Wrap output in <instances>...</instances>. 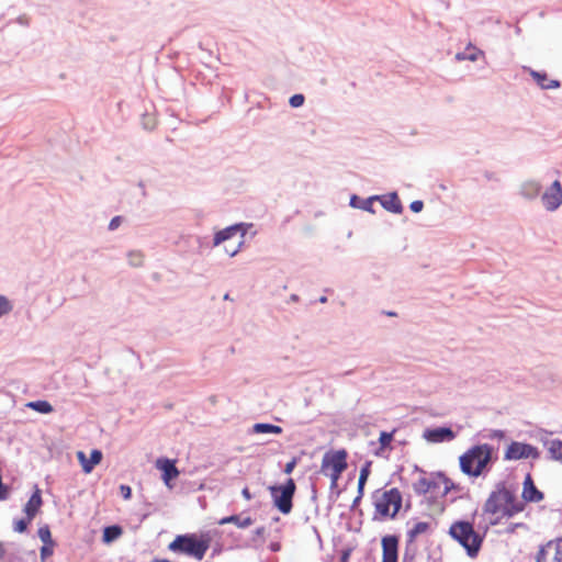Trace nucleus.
Returning <instances> with one entry per match:
<instances>
[{
    "label": "nucleus",
    "mask_w": 562,
    "mask_h": 562,
    "mask_svg": "<svg viewBox=\"0 0 562 562\" xmlns=\"http://www.w3.org/2000/svg\"><path fill=\"white\" fill-rule=\"evenodd\" d=\"M4 555V549L2 544L0 543V559Z\"/></svg>",
    "instance_id": "50"
},
{
    "label": "nucleus",
    "mask_w": 562,
    "mask_h": 562,
    "mask_svg": "<svg viewBox=\"0 0 562 562\" xmlns=\"http://www.w3.org/2000/svg\"><path fill=\"white\" fill-rule=\"evenodd\" d=\"M145 126H146L147 128H153L154 123H151L150 125H149V124H147V123H145Z\"/></svg>",
    "instance_id": "53"
},
{
    "label": "nucleus",
    "mask_w": 562,
    "mask_h": 562,
    "mask_svg": "<svg viewBox=\"0 0 562 562\" xmlns=\"http://www.w3.org/2000/svg\"><path fill=\"white\" fill-rule=\"evenodd\" d=\"M530 76L542 89H554L560 87V82L558 80L549 79L546 72L530 70Z\"/></svg>",
    "instance_id": "23"
},
{
    "label": "nucleus",
    "mask_w": 562,
    "mask_h": 562,
    "mask_svg": "<svg viewBox=\"0 0 562 562\" xmlns=\"http://www.w3.org/2000/svg\"><path fill=\"white\" fill-rule=\"evenodd\" d=\"M252 434H282V428L272 424L257 423L251 428Z\"/></svg>",
    "instance_id": "27"
},
{
    "label": "nucleus",
    "mask_w": 562,
    "mask_h": 562,
    "mask_svg": "<svg viewBox=\"0 0 562 562\" xmlns=\"http://www.w3.org/2000/svg\"><path fill=\"white\" fill-rule=\"evenodd\" d=\"M398 539L395 536L382 538V562H397Z\"/></svg>",
    "instance_id": "14"
},
{
    "label": "nucleus",
    "mask_w": 562,
    "mask_h": 562,
    "mask_svg": "<svg viewBox=\"0 0 562 562\" xmlns=\"http://www.w3.org/2000/svg\"><path fill=\"white\" fill-rule=\"evenodd\" d=\"M262 532H263V528H259V529H257V531H256V533H257V535H261Z\"/></svg>",
    "instance_id": "52"
},
{
    "label": "nucleus",
    "mask_w": 562,
    "mask_h": 562,
    "mask_svg": "<svg viewBox=\"0 0 562 562\" xmlns=\"http://www.w3.org/2000/svg\"><path fill=\"white\" fill-rule=\"evenodd\" d=\"M77 458L82 467L83 472L90 473L93 468L101 462L102 452L98 449H93L91 451L90 458L88 459L83 451H78Z\"/></svg>",
    "instance_id": "16"
},
{
    "label": "nucleus",
    "mask_w": 562,
    "mask_h": 562,
    "mask_svg": "<svg viewBox=\"0 0 562 562\" xmlns=\"http://www.w3.org/2000/svg\"><path fill=\"white\" fill-rule=\"evenodd\" d=\"M123 222L122 216H114L109 223V231L113 232L120 227Z\"/></svg>",
    "instance_id": "38"
},
{
    "label": "nucleus",
    "mask_w": 562,
    "mask_h": 562,
    "mask_svg": "<svg viewBox=\"0 0 562 562\" xmlns=\"http://www.w3.org/2000/svg\"><path fill=\"white\" fill-rule=\"evenodd\" d=\"M542 204L547 211L553 212L560 205H562V187L559 180L553 181V183L546 190V192L541 196Z\"/></svg>",
    "instance_id": "11"
},
{
    "label": "nucleus",
    "mask_w": 562,
    "mask_h": 562,
    "mask_svg": "<svg viewBox=\"0 0 562 562\" xmlns=\"http://www.w3.org/2000/svg\"><path fill=\"white\" fill-rule=\"evenodd\" d=\"M241 495L244 496V498H245L246 501H250V499L252 498V495L250 494V492H249V488H248V487L243 488V491H241Z\"/></svg>",
    "instance_id": "47"
},
{
    "label": "nucleus",
    "mask_w": 562,
    "mask_h": 562,
    "mask_svg": "<svg viewBox=\"0 0 562 562\" xmlns=\"http://www.w3.org/2000/svg\"><path fill=\"white\" fill-rule=\"evenodd\" d=\"M510 491L504 485L498 486L493 491L486 499L483 510L485 514L492 516L490 519L491 525H497L504 518L505 507L508 504Z\"/></svg>",
    "instance_id": "6"
},
{
    "label": "nucleus",
    "mask_w": 562,
    "mask_h": 562,
    "mask_svg": "<svg viewBox=\"0 0 562 562\" xmlns=\"http://www.w3.org/2000/svg\"><path fill=\"white\" fill-rule=\"evenodd\" d=\"M349 559V552L345 551L341 557V562H348Z\"/></svg>",
    "instance_id": "48"
},
{
    "label": "nucleus",
    "mask_w": 562,
    "mask_h": 562,
    "mask_svg": "<svg viewBox=\"0 0 562 562\" xmlns=\"http://www.w3.org/2000/svg\"><path fill=\"white\" fill-rule=\"evenodd\" d=\"M127 262L131 267L138 268L144 265L145 256L140 250H130L127 252Z\"/></svg>",
    "instance_id": "29"
},
{
    "label": "nucleus",
    "mask_w": 562,
    "mask_h": 562,
    "mask_svg": "<svg viewBox=\"0 0 562 562\" xmlns=\"http://www.w3.org/2000/svg\"><path fill=\"white\" fill-rule=\"evenodd\" d=\"M27 407L42 414H49L54 411L53 406L47 401L30 402Z\"/></svg>",
    "instance_id": "30"
},
{
    "label": "nucleus",
    "mask_w": 562,
    "mask_h": 562,
    "mask_svg": "<svg viewBox=\"0 0 562 562\" xmlns=\"http://www.w3.org/2000/svg\"><path fill=\"white\" fill-rule=\"evenodd\" d=\"M456 437L457 434L449 427L427 428L423 432V438L430 443L450 442Z\"/></svg>",
    "instance_id": "12"
},
{
    "label": "nucleus",
    "mask_w": 562,
    "mask_h": 562,
    "mask_svg": "<svg viewBox=\"0 0 562 562\" xmlns=\"http://www.w3.org/2000/svg\"><path fill=\"white\" fill-rule=\"evenodd\" d=\"M120 491H121L122 496H123L125 499L131 498L132 490H131V487H130V486H127V485H121V486H120Z\"/></svg>",
    "instance_id": "42"
},
{
    "label": "nucleus",
    "mask_w": 562,
    "mask_h": 562,
    "mask_svg": "<svg viewBox=\"0 0 562 562\" xmlns=\"http://www.w3.org/2000/svg\"><path fill=\"white\" fill-rule=\"evenodd\" d=\"M366 482H367V480H362L361 477H359V480H358V498H361L363 495V488H364Z\"/></svg>",
    "instance_id": "44"
},
{
    "label": "nucleus",
    "mask_w": 562,
    "mask_h": 562,
    "mask_svg": "<svg viewBox=\"0 0 562 562\" xmlns=\"http://www.w3.org/2000/svg\"><path fill=\"white\" fill-rule=\"evenodd\" d=\"M251 226L252 224L238 223L216 232L213 238V247L220 246L221 244L233 238L237 234H240V237L244 238L247 234L248 228Z\"/></svg>",
    "instance_id": "10"
},
{
    "label": "nucleus",
    "mask_w": 562,
    "mask_h": 562,
    "mask_svg": "<svg viewBox=\"0 0 562 562\" xmlns=\"http://www.w3.org/2000/svg\"><path fill=\"white\" fill-rule=\"evenodd\" d=\"M522 498L527 502H540L543 494L535 486L530 475H527L524 482Z\"/></svg>",
    "instance_id": "19"
},
{
    "label": "nucleus",
    "mask_w": 562,
    "mask_h": 562,
    "mask_svg": "<svg viewBox=\"0 0 562 562\" xmlns=\"http://www.w3.org/2000/svg\"><path fill=\"white\" fill-rule=\"evenodd\" d=\"M449 535L467 550L469 557L474 558L477 555L483 539L474 530L473 525L471 522H453L450 526Z\"/></svg>",
    "instance_id": "2"
},
{
    "label": "nucleus",
    "mask_w": 562,
    "mask_h": 562,
    "mask_svg": "<svg viewBox=\"0 0 562 562\" xmlns=\"http://www.w3.org/2000/svg\"><path fill=\"white\" fill-rule=\"evenodd\" d=\"M481 56H484V52L476 46H474L472 43H469L464 50L459 52L456 54V59L458 61L463 60H470V61H476Z\"/></svg>",
    "instance_id": "20"
},
{
    "label": "nucleus",
    "mask_w": 562,
    "mask_h": 562,
    "mask_svg": "<svg viewBox=\"0 0 562 562\" xmlns=\"http://www.w3.org/2000/svg\"><path fill=\"white\" fill-rule=\"evenodd\" d=\"M304 100H305L304 95H303V94L297 93V94H293V95L290 98L289 103H290V105H291L292 108H300V106H302V105H303Z\"/></svg>",
    "instance_id": "36"
},
{
    "label": "nucleus",
    "mask_w": 562,
    "mask_h": 562,
    "mask_svg": "<svg viewBox=\"0 0 562 562\" xmlns=\"http://www.w3.org/2000/svg\"><path fill=\"white\" fill-rule=\"evenodd\" d=\"M360 499L361 498H358V496H357L356 499L353 501V505L358 504Z\"/></svg>",
    "instance_id": "54"
},
{
    "label": "nucleus",
    "mask_w": 562,
    "mask_h": 562,
    "mask_svg": "<svg viewBox=\"0 0 562 562\" xmlns=\"http://www.w3.org/2000/svg\"><path fill=\"white\" fill-rule=\"evenodd\" d=\"M42 503L43 502H42L41 491L38 488H36L35 492L30 497V499L27 501V503L25 504L24 509H23L25 515L29 517V520H33V518L36 516V514L38 513V510L42 506Z\"/></svg>",
    "instance_id": "18"
},
{
    "label": "nucleus",
    "mask_w": 562,
    "mask_h": 562,
    "mask_svg": "<svg viewBox=\"0 0 562 562\" xmlns=\"http://www.w3.org/2000/svg\"><path fill=\"white\" fill-rule=\"evenodd\" d=\"M536 562H562V538L548 541L541 546Z\"/></svg>",
    "instance_id": "8"
},
{
    "label": "nucleus",
    "mask_w": 562,
    "mask_h": 562,
    "mask_svg": "<svg viewBox=\"0 0 562 562\" xmlns=\"http://www.w3.org/2000/svg\"><path fill=\"white\" fill-rule=\"evenodd\" d=\"M525 508V503L516 498L513 492H510V497L508 504L505 507L504 518H510L519 513H521Z\"/></svg>",
    "instance_id": "24"
},
{
    "label": "nucleus",
    "mask_w": 562,
    "mask_h": 562,
    "mask_svg": "<svg viewBox=\"0 0 562 562\" xmlns=\"http://www.w3.org/2000/svg\"><path fill=\"white\" fill-rule=\"evenodd\" d=\"M270 494L274 506L284 515L292 510V498L295 493V483L289 479L284 485L270 486Z\"/></svg>",
    "instance_id": "7"
},
{
    "label": "nucleus",
    "mask_w": 562,
    "mask_h": 562,
    "mask_svg": "<svg viewBox=\"0 0 562 562\" xmlns=\"http://www.w3.org/2000/svg\"><path fill=\"white\" fill-rule=\"evenodd\" d=\"M430 529V524L427 521H418L407 532L411 541L415 540L418 536L426 533Z\"/></svg>",
    "instance_id": "28"
},
{
    "label": "nucleus",
    "mask_w": 562,
    "mask_h": 562,
    "mask_svg": "<svg viewBox=\"0 0 562 562\" xmlns=\"http://www.w3.org/2000/svg\"><path fill=\"white\" fill-rule=\"evenodd\" d=\"M378 198H379V195H372L368 199H360L359 196L353 194L350 198V206L374 214L375 211L373 209V203L378 200Z\"/></svg>",
    "instance_id": "21"
},
{
    "label": "nucleus",
    "mask_w": 562,
    "mask_h": 562,
    "mask_svg": "<svg viewBox=\"0 0 562 562\" xmlns=\"http://www.w3.org/2000/svg\"><path fill=\"white\" fill-rule=\"evenodd\" d=\"M121 533L122 529L119 526L106 527L103 531V541L109 543L119 538Z\"/></svg>",
    "instance_id": "31"
},
{
    "label": "nucleus",
    "mask_w": 562,
    "mask_h": 562,
    "mask_svg": "<svg viewBox=\"0 0 562 562\" xmlns=\"http://www.w3.org/2000/svg\"><path fill=\"white\" fill-rule=\"evenodd\" d=\"M12 308L13 305L10 300L4 295H0V317L10 313Z\"/></svg>",
    "instance_id": "32"
},
{
    "label": "nucleus",
    "mask_w": 562,
    "mask_h": 562,
    "mask_svg": "<svg viewBox=\"0 0 562 562\" xmlns=\"http://www.w3.org/2000/svg\"><path fill=\"white\" fill-rule=\"evenodd\" d=\"M53 554V544H44L41 548V559L44 562L46 558Z\"/></svg>",
    "instance_id": "37"
},
{
    "label": "nucleus",
    "mask_w": 562,
    "mask_h": 562,
    "mask_svg": "<svg viewBox=\"0 0 562 562\" xmlns=\"http://www.w3.org/2000/svg\"><path fill=\"white\" fill-rule=\"evenodd\" d=\"M252 522L254 521H252L251 517L247 516V517L241 518L239 515L227 516V517L222 518L218 521L220 525L234 524L238 528H241V529L248 528L249 526L252 525Z\"/></svg>",
    "instance_id": "25"
},
{
    "label": "nucleus",
    "mask_w": 562,
    "mask_h": 562,
    "mask_svg": "<svg viewBox=\"0 0 562 562\" xmlns=\"http://www.w3.org/2000/svg\"><path fill=\"white\" fill-rule=\"evenodd\" d=\"M424 207V202L420 201V200H416V201H413L409 205V209L414 212V213H419Z\"/></svg>",
    "instance_id": "39"
},
{
    "label": "nucleus",
    "mask_w": 562,
    "mask_h": 562,
    "mask_svg": "<svg viewBox=\"0 0 562 562\" xmlns=\"http://www.w3.org/2000/svg\"><path fill=\"white\" fill-rule=\"evenodd\" d=\"M290 300H291L292 302H297V301H299V296H297L296 294H292V295L290 296Z\"/></svg>",
    "instance_id": "49"
},
{
    "label": "nucleus",
    "mask_w": 562,
    "mask_h": 562,
    "mask_svg": "<svg viewBox=\"0 0 562 562\" xmlns=\"http://www.w3.org/2000/svg\"><path fill=\"white\" fill-rule=\"evenodd\" d=\"M32 520H29L27 516H26V518L14 520V524H13L14 531L20 532V533L24 532L27 529V525Z\"/></svg>",
    "instance_id": "34"
},
{
    "label": "nucleus",
    "mask_w": 562,
    "mask_h": 562,
    "mask_svg": "<svg viewBox=\"0 0 562 562\" xmlns=\"http://www.w3.org/2000/svg\"><path fill=\"white\" fill-rule=\"evenodd\" d=\"M504 458L506 460L538 459L539 451L529 443L514 441L507 447Z\"/></svg>",
    "instance_id": "9"
},
{
    "label": "nucleus",
    "mask_w": 562,
    "mask_h": 562,
    "mask_svg": "<svg viewBox=\"0 0 562 562\" xmlns=\"http://www.w3.org/2000/svg\"><path fill=\"white\" fill-rule=\"evenodd\" d=\"M347 451L345 449L327 451L322 459L321 473L330 479V488L338 486L341 473L347 469Z\"/></svg>",
    "instance_id": "3"
},
{
    "label": "nucleus",
    "mask_w": 562,
    "mask_h": 562,
    "mask_svg": "<svg viewBox=\"0 0 562 562\" xmlns=\"http://www.w3.org/2000/svg\"><path fill=\"white\" fill-rule=\"evenodd\" d=\"M366 482H367V480H362L361 477H359V480H358V498H361L363 495V488H364Z\"/></svg>",
    "instance_id": "43"
},
{
    "label": "nucleus",
    "mask_w": 562,
    "mask_h": 562,
    "mask_svg": "<svg viewBox=\"0 0 562 562\" xmlns=\"http://www.w3.org/2000/svg\"><path fill=\"white\" fill-rule=\"evenodd\" d=\"M376 201H379L381 205L391 213L401 214L403 212V205L396 192L379 195Z\"/></svg>",
    "instance_id": "17"
},
{
    "label": "nucleus",
    "mask_w": 562,
    "mask_h": 562,
    "mask_svg": "<svg viewBox=\"0 0 562 562\" xmlns=\"http://www.w3.org/2000/svg\"><path fill=\"white\" fill-rule=\"evenodd\" d=\"M156 468L162 472V481L164 483L171 488V481L179 475V471L175 465V461L170 459H158L156 461Z\"/></svg>",
    "instance_id": "13"
},
{
    "label": "nucleus",
    "mask_w": 562,
    "mask_h": 562,
    "mask_svg": "<svg viewBox=\"0 0 562 562\" xmlns=\"http://www.w3.org/2000/svg\"><path fill=\"white\" fill-rule=\"evenodd\" d=\"M495 459L494 447L480 443L472 446L459 457V465L463 474L479 477L490 472Z\"/></svg>",
    "instance_id": "1"
},
{
    "label": "nucleus",
    "mask_w": 562,
    "mask_h": 562,
    "mask_svg": "<svg viewBox=\"0 0 562 562\" xmlns=\"http://www.w3.org/2000/svg\"><path fill=\"white\" fill-rule=\"evenodd\" d=\"M210 548V540L198 538L194 535L178 536L170 544L169 549L175 552H181L202 560Z\"/></svg>",
    "instance_id": "4"
},
{
    "label": "nucleus",
    "mask_w": 562,
    "mask_h": 562,
    "mask_svg": "<svg viewBox=\"0 0 562 562\" xmlns=\"http://www.w3.org/2000/svg\"><path fill=\"white\" fill-rule=\"evenodd\" d=\"M370 465L371 463L370 462H367L360 470V475L359 477H361L362 480H368L369 475H370Z\"/></svg>",
    "instance_id": "41"
},
{
    "label": "nucleus",
    "mask_w": 562,
    "mask_h": 562,
    "mask_svg": "<svg viewBox=\"0 0 562 562\" xmlns=\"http://www.w3.org/2000/svg\"><path fill=\"white\" fill-rule=\"evenodd\" d=\"M373 498L375 516L379 515L381 518H394L402 506V494L395 487L376 492Z\"/></svg>",
    "instance_id": "5"
},
{
    "label": "nucleus",
    "mask_w": 562,
    "mask_h": 562,
    "mask_svg": "<svg viewBox=\"0 0 562 562\" xmlns=\"http://www.w3.org/2000/svg\"><path fill=\"white\" fill-rule=\"evenodd\" d=\"M38 537L44 542V544H53L48 526H44L38 529Z\"/></svg>",
    "instance_id": "33"
},
{
    "label": "nucleus",
    "mask_w": 562,
    "mask_h": 562,
    "mask_svg": "<svg viewBox=\"0 0 562 562\" xmlns=\"http://www.w3.org/2000/svg\"><path fill=\"white\" fill-rule=\"evenodd\" d=\"M540 441L547 448L549 458L562 463V440L551 438L549 434L546 432L540 437Z\"/></svg>",
    "instance_id": "15"
},
{
    "label": "nucleus",
    "mask_w": 562,
    "mask_h": 562,
    "mask_svg": "<svg viewBox=\"0 0 562 562\" xmlns=\"http://www.w3.org/2000/svg\"><path fill=\"white\" fill-rule=\"evenodd\" d=\"M326 301H327V297H326V296H322V297L319 299V302H321V303H325Z\"/></svg>",
    "instance_id": "51"
},
{
    "label": "nucleus",
    "mask_w": 562,
    "mask_h": 562,
    "mask_svg": "<svg viewBox=\"0 0 562 562\" xmlns=\"http://www.w3.org/2000/svg\"><path fill=\"white\" fill-rule=\"evenodd\" d=\"M294 467H295V461L293 460L285 464L284 472L286 474H290L293 471Z\"/></svg>",
    "instance_id": "46"
},
{
    "label": "nucleus",
    "mask_w": 562,
    "mask_h": 562,
    "mask_svg": "<svg viewBox=\"0 0 562 562\" xmlns=\"http://www.w3.org/2000/svg\"><path fill=\"white\" fill-rule=\"evenodd\" d=\"M392 439H393V432L382 431L379 437V442L381 445V448L383 449V448L389 447Z\"/></svg>",
    "instance_id": "35"
},
{
    "label": "nucleus",
    "mask_w": 562,
    "mask_h": 562,
    "mask_svg": "<svg viewBox=\"0 0 562 562\" xmlns=\"http://www.w3.org/2000/svg\"><path fill=\"white\" fill-rule=\"evenodd\" d=\"M490 439H502L504 437L503 430H493L488 436Z\"/></svg>",
    "instance_id": "45"
},
{
    "label": "nucleus",
    "mask_w": 562,
    "mask_h": 562,
    "mask_svg": "<svg viewBox=\"0 0 562 562\" xmlns=\"http://www.w3.org/2000/svg\"><path fill=\"white\" fill-rule=\"evenodd\" d=\"M244 245H245V237L244 238L240 237V240H239L237 247L234 248V251H228V249H225V250L229 257H235L243 249Z\"/></svg>",
    "instance_id": "40"
},
{
    "label": "nucleus",
    "mask_w": 562,
    "mask_h": 562,
    "mask_svg": "<svg viewBox=\"0 0 562 562\" xmlns=\"http://www.w3.org/2000/svg\"><path fill=\"white\" fill-rule=\"evenodd\" d=\"M541 190V186L538 181L528 180L521 183L519 193L525 199L531 200L538 196Z\"/></svg>",
    "instance_id": "22"
},
{
    "label": "nucleus",
    "mask_w": 562,
    "mask_h": 562,
    "mask_svg": "<svg viewBox=\"0 0 562 562\" xmlns=\"http://www.w3.org/2000/svg\"><path fill=\"white\" fill-rule=\"evenodd\" d=\"M435 487H436V483L426 476L419 477L413 484V488H414L415 493L418 495H425L428 492H430L431 490H434Z\"/></svg>",
    "instance_id": "26"
}]
</instances>
